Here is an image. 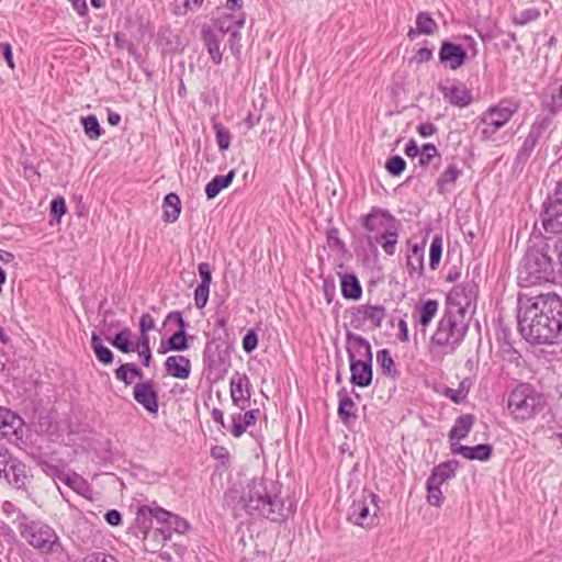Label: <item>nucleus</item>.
Returning <instances> with one entry per match:
<instances>
[{
  "label": "nucleus",
  "mask_w": 562,
  "mask_h": 562,
  "mask_svg": "<svg viewBox=\"0 0 562 562\" xmlns=\"http://www.w3.org/2000/svg\"><path fill=\"white\" fill-rule=\"evenodd\" d=\"M350 381L359 387H367L371 384L373 372L371 361H350Z\"/></svg>",
  "instance_id": "6ab92c4d"
},
{
  "label": "nucleus",
  "mask_w": 562,
  "mask_h": 562,
  "mask_svg": "<svg viewBox=\"0 0 562 562\" xmlns=\"http://www.w3.org/2000/svg\"><path fill=\"white\" fill-rule=\"evenodd\" d=\"M164 221L167 223L176 222L181 213V202L176 193H169L164 199Z\"/></svg>",
  "instance_id": "c85d7f7f"
},
{
  "label": "nucleus",
  "mask_w": 562,
  "mask_h": 562,
  "mask_svg": "<svg viewBox=\"0 0 562 562\" xmlns=\"http://www.w3.org/2000/svg\"><path fill=\"white\" fill-rule=\"evenodd\" d=\"M347 351L350 361H372L371 345L366 338L359 335L348 337Z\"/></svg>",
  "instance_id": "f3484780"
},
{
  "label": "nucleus",
  "mask_w": 562,
  "mask_h": 562,
  "mask_svg": "<svg viewBox=\"0 0 562 562\" xmlns=\"http://www.w3.org/2000/svg\"><path fill=\"white\" fill-rule=\"evenodd\" d=\"M405 167L406 162L401 156L391 157L385 165L386 170L393 176L401 175L405 170Z\"/></svg>",
  "instance_id": "c03bdc74"
},
{
  "label": "nucleus",
  "mask_w": 562,
  "mask_h": 562,
  "mask_svg": "<svg viewBox=\"0 0 562 562\" xmlns=\"http://www.w3.org/2000/svg\"><path fill=\"white\" fill-rule=\"evenodd\" d=\"M189 348V337L187 333L176 331L167 341L161 340L158 352L165 355L168 351H184Z\"/></svg>",
  "instance_id": "393cba45"
},
{
  "label": "nucleus",
  "mask_w": 562,
  "mask_h": 562,
  "mask_svg": "<svg viewBox=\"0 0 562 562\" xmlns=\"http://www.w3.org/2000/svg\"><path fill=\"white\" fill-rule=\"evenodd\" d=\"M229 392L232 402L240 409H245L251 397V383L245 373L235 372L231 379Z\"/></svg>",
  "instance_id": "f8f14e48"
},
{
  "label": "nucleus",
  "mask_w": 562,
  "mask_h": 562,
  "mask_svg": "<svg viewBox=\"0 0 562 562\" xmlns=\"http://www.w3.org/2000/svg\"><path fill=\"white\" fill-rule=\"evenodd\" d=\"M459 175L460 170L457 168V166H448L440 176L439 184L443 186L447 183H453L458 179Z\"/></svg>",
  "instance_id": "09e8293b"
},
{
  "label": "nucleus",
  "mask_w": 562,
  "mask_h": 562,
  "mask_svg": "<svg viewBox=\"0 0 562 562\" xmlns=\"http://www.w3.org/2000/svg\"><path fill=\"white\" fill-rule=\"evenodd\" d=\"M91 346L95 353L97 359L100 362H102L104 364H110L113 361L112 351L102 344V340L99 336L92 335Z\"/></svg>",
  "instance_id": "4c0bfd02"
},
{
  "label": "nucleus",
  "mask_w": 562,
  "mask_h": 562,
  "mask_svg": "<svg viewBox=\"0 0 562 562\" xmlns=\"http://www.w3.org/2000/svg\"><path fill=\"white\" fill-rule=\"evenodd\" d=\"M398 330H400L398 339L402 342H407L408 339H409V337H408V326H407V323L404 319H400V322H398Z\"/></svg>",
  "instance_id": "680f3d73"
},
{
  "label": "nucleus",
  "mask_w": 562,
  "mask_h": 562,
  "mask_svg": "<svg viewBox=\"0 0 562 562\" xmlns=\"http://www.w3.org/2000/svg\"><path fill=\"white\" fill-rule=\"evenodd\" d=\"M243 502L249 513H257L266 518L274 519L273 503L262 479H255L247 485Z\"/></svg>",
  "instance_id": "423d86ee"
},
{
  "label": "nucleus",
  "mask_w": 562,
  "mask_h": 562,
  "mask_svg": "<svg viewBox=\"0 0 562 562\" xmlns=\"http://www.w3.org/2000/svg\"><path fill=\"white\" fill-rule=\"evenodd\" d=\"M23 420L15 413L8 408L0 407V437L10 438L15 436L20 438L23 430Z\"/></svg>",
  "instance_id": "2eb2a0df"
},
{
  "label": "nucleus",
  "mask_w": 562,
  "mask_h": 562,
  "mask_svg": "<svg viewBox=\"0 0 562 562\" xmlns=\"http://www.w3.org/2000/svg\"><path fill=\"white\" fill-rule=\"evenodd\" d=\"M467 59V52L457 44L448 41L441 43L439 49V60L450 70H457L461 68Z\"/></svg>",
  "instance_id": "ddd939ff"
},
{
  "label": "nucleus",
  "mask_w": 562,
  "mask_h": 562,
  "mask_svg": "<svg viewBox=\"0 0 562 562\" xmlns=\"http://www.w3.org/2000/svg\"><path fill=\"white\" fill-rule=\"evenodd\" d=\"M210 286L199 284L194 291V303L198 308H203L209 300Z\"/></svg>",
  "instance_id": "a18cd8bd"
},
{
  "label": "nucleus",
  "mask_w": 562,
  "mask_h": 562,
  "mask_svg": "<svg viewBox=\"0 0 562 562\" xmlns=\"http://www.w3.org/2000/svg\"><path fill=\"white\" fill-rule=\"evenodd\" d=\"M132 351H136L145 367H149L151 362V351L149 335H139L138 341L133 344Z\"/></svg>",
  "instance_id": "72a5a7b5"
},
{
  "label": "nucleus",
  "mask_w": 562,
  "mask_h": 562,
  "mask_svg": "<svg viewBox=\"0 0 562 562\" xmlns=\"http://www.w3.org/2000/svg\"><path fill=\"white\" fill-rule=\"evenodd\" d=\"M439 310V303L436 300H427L416 308L418 323L426 329L436 317Z\"/></svg>",
  "instance_id": "c756f323"
},
{
  "label": "nucleus",
  "mask_w": 562,
  "mask_h": 562,
  "mask_svg": "<svg viewBox=\"0 0 562 562\" xmlns=\"http://www.w3.org/2000/svg\"><path fill=\"white\" fill-rule=\"evenodd\" d=\"M105 520L111 526H119L122 521V517L117 510L112 509L105 514Z\"/></svg>",
  "instance_id": "13d9d810"
},
{
  "label": "nucleus",
  "mask_w": 562,
  "mask_h": 562,
  "mask_svg": "<svg viewBox=\"0 0 562 562\" xmlns=\"http://www.w3.org/2000/svg\"><path fill=\"white\" fill-rule=\"evenodd\" d=\"M235 176V170H231L226 176H215L205 186V194L207 199H214L222 190L228 188L232 184Z\"/></svg>",
  "instance_id": "bb28decb"
},
{
  "label": "nucleus",
  "mask_w": 562,
  "mask_h": 562,
  "mask_svg": "<svg viewBox=\"0 0 562 562\" xmlns=\"http://www.w3.org/2000/svg\"><path fill=\"white\" fill-rule=\"evenodd\" d=\"M419 148H418V145L415 140H409L408 144L406 145L405 147V154L406 156L408 157H416L417 155H419Z\"/></svg>",
  "instance_id": "e2e57ef3"
},
{
  "label": "nucleus",
  "mask_w": 562,
  "mask_h": 562,
  "mask_svg": "<svg viewBox=\"0 0 562 562\" xmlns=\"http://www.w3.org/2000/svg\"><path fill=\"white\" fill-rule=\"evenodd\" d=\"M259 409H250L246 413H237L231 416L232 425L229 427L231 434L239 438L248 427L254 426L257 422Z\"/></svg>",
  "instance_id": "aec40b11"
},
{
  "label": "nucleus",
  "mask_w": 562,
  "mask_h": 562,
  "mask_svg": "<svg viewBox=\"0 0 562 562\" xmlns=\"http://www.w3.org/2000/svg\"><path fill=\"white\" fill-rule=\"evenodd\" d=\"M14 259V256L11 252L3 251L0 249V260L10 263Z\"/></svg>",
  "instance_id": "338daca9"
},
{
  "label": "nucleus",
  "mask_w": 562,
  "mask_h": 562,
  "mask_svg": "<svg viewBox=\"0 0 562 562\" xmlns=\"http://www.w3.org/2000/svg\"><path fill=\"white\" fill-rule=\"evenodd\" d=\"M474 422L475 418L471 414H463L456 419L449 431L451 449L454 448V445H460L459 442L468 437L474 425Z\"/></svg>",
  "instance_id": "a211bd4d"
},
{
  "label": "nucleus",
  "mask_w": 562,
  "mask_h": 562,
  "mask_svg": "<svg viewBox=\"0 0 562 562\" xmlns=\"http://www.w3.org/2000/svg\"><path fill=\"white\" fill-rule=\"evenodd\" d=\"M426 486L427 502L432 506L440 507L445 501L441 484H432L431 481L427 480Z\"/></svg>",
  "instance_id": "a19ab883"
},
{
  "label": "nucleus",
  "mask_w": 562,
  "mask_h": 562,
  "mask_svg": "<svg viewBox=\"0 0 562 562\" xmlns=\"http://www.w3.org/2000/svg\"><path fill=\"white\" fill-rule=\"evenodd\" d=\"M417 132L422 137H429L437 132V127L432 123L426 122L418 125Z\"/></svg>",
  "instance_id": "4d7b16f0"
},
{
  "label": "nucleus",
  "mask_w": 562,
  "mask_h": 562,
  "mask_svg": "<svg viewBox=\"0 0 562 562\" xmlns=\"http://www.w3.org/2000/svg\"><path fill=\"white\" fill-rule=\"evenodd\" d=\"M213 128L215 131L216 143L220 150H227L232 140L229 131L220 123L214 124Z\"/></svg>",
  "instance_id": "79ce46f5"
},
{
  "label": "nucleus",
  "mask_w": 562,
  "mask_h": 562,
  "mask_svg": "<svg viewBox=\"0 0 562 562\" xmlns=\"http://www.w3.org/2000/svg\"><path fill=\"white\" fill-rule=\"evenodd\" d=\"M193 10L189 0H173L171 3V11L175 15L181 16Z\"/></svg>",
  "instance_id": "8fccbe9b"
},
{
  "label": "nucleus",
  "mask_w": 562,
  "mask_h": 562,
  "mask_svg": "<svg viewBox=\"0 0 562 562\" xmlns=\"http://www.w3.org/2000/svg\"><path fill=\"white\" fill-rule=\"evenodd\" d=\"M21 535L30 546L42 553L55 552L61 547L58 535L48 525L31 522L24 526Z\"/></svg>",
  "instance_id": "39448f33"
},
{
  "label": "nucleus",
  "mask_w": 562,
  "mask_h": 562,
  "mask_svg": "<svg viewBox=\"0 0 562 562\" xmlns=\"http://www.w3.org/2000/svg\"><path fill=\"white\" fill-rule=\"evenodd\" d=\"M147 510L160 524L173 525L176 530H186L188 528V522L184 519L162 507H148Z\"/></svg>",
  "instance_id": "b1692460"
},
{
  "label": "nucleus",
  "mask_w": 562,
  "mask_h": 562,
  "mask_svg": "<svg viewBox=\"0 0 562 562\" xmlns=\"http://www.w3.org/2000/svg\"><path fill=\"white\" fill-rule=\"evenodd\" d=\"M542 224L547 233H562V182L558 183L554 194L546 207Z\"/></svg>",
  "instance_id": "9d476101"
},
{
  "label": "nucleus",
  "mask_w": 562,
  "mask_h": 562,
  "mask_svg": "<svg viewBox=\"0 0 562 562\" xmlns=\"http://www.w3.org/2000/svg\"><path fill=\"white\" fill-rule=\"evenodd\" d=\"M406 269L409 276H422L424 271V247L413 245L407 256Z\"/></svg>",
  "instance_id": "cd10ccee"
},
{
  "label": "nucleus",
  "mask_w": 562,
  "mask_h": 562,
  "mask_svg": "<svg viewBox=\"0 0 562 562\" xmlns=\"http://www.w3.org/2000/svg\"><path fill=\"white\" fill-rule=\"evenodd\" d=\"M380 496L369 488L352 494V503L348 509V520L363 529H372L379 525Z\"/></svg>",
  "instance_id": "20e7f679"
},
{
  "label": "nucleus",
  "mask_w": 562,
  "mask_h": 562,
  "mask_svg": "<svg viewBox=\"0 0 562 562\" xmlns=\"http://www.w3.org/2000/svg\"><path fill=\"white\" fill-rule=\"evenodd\" d=\"M133 395L135 401L150 413L158 411V395L154 383L150 381L137 383L134 386Z\"/></svg>",
  "instance_id": "4468645a"
},
{
  "label": "nucleus",
  "mask_w": 562,
  "mask_h": 562,
  "mask_svg": "<svg viewBox=\"0 0 562 562\" xmlns=\"http://www.w3.org/2000/svg\"><path fill=\"white\" fill-rule=\"evenodd\" d=\"M199 274L201 277V283L204 285H211L212 282V272L210 269V265L206 262H201L198 266Z\"/></svg>",
  "instance_id": "6e6d98bb"
},
{
  "label": "nucleus",
  "mask_w": 562,
  "mask_h": 562,
  "mask_svg": "<svg viewBox=\"0 0 562 562\" xmlns=\"http://www.w3.org/2000/svg\"><path fill=\"white\" fill-rule=\"evenodd\" d=\"M376 360L385 372L391 373V371L394 369V360L389 350L382 349L378 351Z\"/></svg>",
  "instance_id": "49530a36"
},
{
  "label": "nucleus",
  "mask_w": 562,
  "mask_h": 562,
  "mask_svg": "<svg viewBox=\"0 0 562 562\" xmlns=\"http://www.w3.org/2000/svg\"><path fill=\"white\" fill-rule=\"evenodd\" d=\"M176 318H177V323H178V327H179L177 331L186 333L187 324H186L183 317L181 316V314L176 313Z\"/></svg>",
  "instance_id": "69168bd1"
},
{
  "label": "nucleus",
  "mask_w": 562,
  "mask_h": 562,
  "mask_svg": "<svg viewBox=\"0 0 562 562\" xmlns=\"http://www.w3.org/2000/svg\"><path fill=\"white\" fill-rule=\"evenodd\" d=\"M458 461L450 460L436 465L428 477L432 484H443L447 480L452 477L458 469Z\"/></svg>",
  "instance_id": "a878e982"
},
{
  "label": "nucleus",
  "mask_w": 562,
  "mask_h": 562,
  "mask_svg": "<svg viewBox=\"0 0 562 562\" xmlns=\"http://www.w3.org/2000/svg\"><path fill=\"white\" fill-rule=\"evenodd\" d=\"M132 331L130 328L121 330L113 339L112 345L124 353L132 351L133 342L131 341Z\"/></svg>",
  "instance_id": "ea45409f"
},
{
  "label": "nucleus",
  "mask_w": 562,
  "mask_h": 562,
  "mask_svg": "<svg viewBox=\"0 0 562 562\" xmlns=\"http://www.w3.org/2000/svg\"><path fill=\"white\" fill-rule=\"evenodd\" d=\"M29 470L25 463L14 457L11 451L0 446V480L7 481L16 487L25 485Z\"/></svg>",
  "instance_id": "0eeeda50"
},
{
  "label": "nucleus",
  "mask_w": 562,
  "mask_h": 562,
  "mask_svg": "<svg viewBox=\"0 0 562 562\" xmlns=\"http://www.w3.org/2000/svg\"><path fill=\"white\" fill-rule=\"evenodd\" d=\"M517 109V105L510 106L506 102H499L497 105L486 110L481 116V121L485 125L482 131L483 136L490 138L495 134L510 121Z\"/></svg>",
  "instance_id": "1a4fd4ad"
},
{
  "label": "nucleus",
  "mask_w": 562,
  "mask_h": 562,
  "mask_svg": "<svg viewBox=\"0 0 562 562\" xmlns=\"http://www.w3.org/2000/svg\"><path fill=\"white\" fill-rule=\"evenodd\" d=\"M471 383L468 380H463L459 383L458 387L447 386L442 391V395L451 400L456 404L462 403L469 394Z\"/></svg>",
  "instance_id": "473e14b6"
},
{
  "label": "nucleus",
  "mask_w": 562,
  "mask_h": 562,
  "mask_svg": "<svg viewBox=\"0 0 562 562\" xmlns=\"http://www.w3.org/2000/svg\"><path fill=\"white\" fill-rule=\"evenodd\" d=\"M442 255V238L435 236L431 240L429 248V267L431 270H437Z\"/></svg>",
  "instance_id": "58836bf2"
},
{
  "label": "nucleus",
  "mask_w": 562,
  "mask_h": 562,
  "mask_svg": "<svg viewBox=\"0 0 562 562\" xmlns=\"http://www.w3.org/2000/svg\"><path fill=\"white\" fill-rule=\"evenodd\" d=\"M452 453L460 454L468 460L487 461L492 456V447L486 443H481L474 447L454 445Z\"/></svg>",
  "instance_id": "4be33fe9"
},
{
  "label": "nucleus",
  "mask_w": 562,
  "mask_h": 562,
  "mask_svg": "<svg viewBox=\"0 0 562 562\" xmlns=\"http://www.w3.org/2000/svg\"><path fill=\"white\" fill-rule=\"evenodd\" d=\"M439 91L445 100L454 106L465 108L472 102L471 90L463 82L457 80L446 81L439 86Z\"/></svg>",
  "instance_id": "9b49d317"
},
{
  "label": "nucleus",
  "mask_w": 562,
  "mask_h": 562,
  "mask_svg": "<svg viewBox=\"0 0 562 562\" xmlns=\"http://www.w3.org/2000/svg\"><path fill=\"white\" fill-rule=\"evenodd\" d=\"M165 370L168 375L179 379L187 380L189 379L192 371L191 360L182 355H173L169 356L165 360Z\"/></svg>",
  "instance_id": "dca6fc26"
},
{
  "label": "nucleus",
  "mask_w": 562,
  "mask_h": 562,
  "mask_svg": "<svg viewBox=\"0 0 562 562\" xmlns=\"http://www.w3.org/2000/svg\"><path fill=\"white\" fill-rule=\"evenodd\" d=\"M436 157H439L437 147L431 143H427L419 153V164L428 166Z\"/></svg>",
  "instance_id": "37998d69"
},
{
  "label": "nucleus",
  "mask_w": 562,
  "mask_h": 562,
  "mask_svg": "<svg viewBox=\"0 0 562 562\" xmlns=\"http://www.w3.org/2000/svg\"><path fill=\"white\" fill-rule=\"evenodd\" d=\"M338 415L340 419L347 424L350 419L356 418L357 405L346 393L339 392Z\"/></svg>",
  "instance_id": "2f4dec72"
},
{
  "label": "nucleus",
  "mask_w": 562,
  "mask_h": 562,
  "mask_svg": "<svg viewBox=\"0 0 562 562\" xmlns=\"http://www.w3.org/2000/svg\"><path fill=\"white\" fill-rule=\"evenodd\" d=\"M462 334L457 328L451 317H445L439 323L430 338L431 350L439 349L443 352H452L461 342Z\"/></svg>",
  "instance_id": "6e6552de"
},
{
  "label": "nucleus",
  "mask_w": 562,
  "mask_h": 562,
  "mask_svg": "<svg viewBox=\"0 0 562 562\" xmlns=\"http://www.w3.org/2000/svg\"><path fill=\"white\" fill-rule=\"evenodd\" d=\"M74 10L81 16L88 13V5L86 0H69Z\"/></svg>",
  "instance_id": "bf43d9fd"
},
{
  "label": "nucleus",
  "mask_w": 562,
  "mask_h": 562,
  "mask_svg": "<svg viewBox=\"0 0 562 562\" xmlns=\"http://www.w3.org/2000/svg\"><path fill=\"white\" fill-rule=\"evenodd\" d=\"M360 222L372 250L376 251L378 246H381L386 255L395 254L400 223L393 215L383 209L372 207L367 215L361 216Z\"/></svg>",
  "instance_id": "f03ea898"
},
{
  "label": "nucleus",
  "mask_w": 562,
  "mask_h": 562,
  "mask_svg": "<svg viewBox=\"0 0 562 562\" xmlns=\"http://www.w3.org/2000/svg\"><path fill=\"white\" fill-rule=\"evenodd\" d=\"M360 312L363 318L369 321L374 327H380L385 317V310L382 306L362 305Z\"/></svg>",
  "instance_id": "f704fd0d"
},
{
  "label": "nucleus",
  "mask_w": 562,
  "mask_h": 562,
  "mask_svg": "<svg viewBox=\"0 0 562 562\" xmlns=\"http://www.w3.org/2000/svg\"><path fill=\"white\" fill-rule=\"evenodd\" d=\"M258 346V338L255 331H248L243 338V348L246 352L254 351Z\"/></svg>",
  "instance_id": "5fc2aeb1"
},
{
  "label": "nucleus",
  "mask_w": 562,
  "mask_h": 562,
  "mask_svg": "<svg viewBox=\"0 0 562 562\" xmlns=\"http://www.w3.org/2000/svg\"><path fill=\"white\" fill-rule=\"evenodd\" d=\"M140 370L133 363H124L115 370V378L119 381L124 382L126 385L132 384L133 381L140 378Z\"/></svg>",
  "instance_id": "c9c22d12"
},
{
  "label": "nucleus",
  "mask_w": 562,
  "mask_h": 562,
  "mask_svg": "<svg viewBox=\"0 0 562 562\" xmlns=\"http://www.w3.org/2000/svg\"><path fill=\"white\" fill-rule=\"evenodd\" d=\"M546 405L544 397L531 385L521 383L509 394L507 411L517 423H524L535 418Z\"/></svg>",
  "instance_id": "7ed1b4c3"
},
{
  "label": "nucleus",
  "mask_w": 562,
  "mask_h": 562,
  "mask_svg": "<svg viewBox=\"0 0 562 562\" xmlns=\"http://www.w3.org/2000/svg\"><path fill=\"white\" fill-rule=\"evenodd\" d=\"M415 24V29H409L407 32L409 40H415L419 35H434L438 31L437 22L427 12H419L416 16Z\"/></svg>",
  "instance_id": "412c9836"
},
{
  "label": "nucleus",
  "mask_w": 562,
  "mask_h": 562,
  "mask_svg": "<svg viewBox=\"0 0 562 562\" xmlns=\"http://www.w3.org/2000/svg\"><path fill=\"white\" fill-rule=\"evenodd\" d=\"M434 56L432 49L428 47H422L419 48L415 55L413 56V61L417 65L428 63Z\"/></svg>",
  "instance_id": "3c124183"
},
{
  "label": "nucleus",
  "mask_w": 562,
  "mask_h": 562,
  "mask_svg": "<svg viewBox=\"0 0 562 562\" xmlns=\"http://www.w3.org/2000/svg\"><path fill=\"white\" fill-rule=\"evenodd\" d=\"M518 324L528 341L554 342L562 331V299L554 293L526 299L520 303Z\"/></svg>",
  "instance_id": "f257e3e1"
},
{
  "label": "nucleus",
  "mask_w": 562,
  "mask_h": 562,
  "mask_svg": "<svg viewBox=\"0 0 562 562\" xmlns=\"http://www.w3.org/2000/svg\"><path fill=\"white\" fill-rule=\"evenodd\" d=\"M121 121V115L117 114V113H114L112 111H109V114H108V122L109 124L115 126L120 123Z\"/></svg>",
  "instance_id": "0e129e2a"
},
{
  "label": "nucleus",
  "mask_w": 562,
  "mask_h": 562,
  "mask_svg": "<svg viewBox=\"0 0 562 562\" xmlns=\"http://www.w3.org/2000/svg\"><path fill=\"white\" fill-rule=\"evenodd\" d=\"M211 456L214 459H227L229 457L228 450L223 446H214L211 449Z\"/></svg>",
  "instance_id": "052dcab7"
},
{
  "label": "nucleus",
  "mask_w": 562,
  "mask_h": 562,
  "mask_svg": "<svg viewBox=\"0 0 562 562\" xmlns=\"http://www.w3.org/2000/svg\"><path fill=\"white\" fill-rule=\"evenodd\" d=\"M81 125L89 139L95 140L101 137L103 131L94 115L81 117Z\"/></svg>",
  "instance_id": "e433bc0d"
},
{
  "label": "nucleus",
  "mask_w": 562,
  "mask_h": 562,
  "mask_svg": "<svg viewBox=\"0 0 562 562\" xmlns=\"http://www.w3.org/2000/svg\"><path fill=\"white\" fill-rule=\"evenodd\" d=\"M341 295L347 300L358 301L362 296V286L353 273L339 274Z\"/></svg>",
  "instance_id": "5701e85b"
},
{
  "label": "nucleus",
  "mask_w": 562,
  "mask_h": 562,
  "mask_svg": "<svg viewBox=\"0 0 562 562\" xmlns=\"http://www.w3.org/2000/svg\"><path fill=\"white\" fill-rule=\"evenodd\" d=\"M156 327V321L149 313L142 314L139 318V335H148Z\"/></svg>",
  "instance_id": "de8ad7c7"
},
{
  "label": "nucleus",
  "mask_w": 562,
  "mask_h": 562,
  "mask_svg": "<svg viewBox=\"0 0 562 562\" xmlns=\"http://www.w3.org/2000/svg\"><path fill=\"white\" fill-rule=\"evenodd\" d=\"M227 7L231 10H238L243 7V0H227Z\"/></svg>",
  "instance_id": "774afa93"
},
{
  "label": "nucleus",
  "mask_w": 562,
  "mask_h": 562,
  "mask_svg": "<svg viewBox=\"0 0 562 562\" xmlns=\"http://www.w3.org/2000/svg\"><path fill=\"white\" fill-rule=\"evenodd\" d=\"M0 49L2 52L3 58H4L8 67L11 70H14L15 69V63H14V59H13V52H12L11 44L7 43V42H2V43H0Z\"/></svg>",
  "instance_id": "603ef678"
},
{
  "label": "nucleus",
  "mask_w": 562,
  "mask_h": 562,
  "mask_svg": "<svg viewBox=\"0 0 562 562\" xmlns=\"http://www.w3.org/2000/svg\"><path fill=\"white\" fill-rule=\"evenodd\" d=\"M50 212H52V214H54L58 218H60L67 212L65 199L64 198L54 199L50 202Z\"/></svg>",
  "instance_id": "864d4df0"
},
{
  "label": "nucleus",
  "mask_w": 562,
  "mask_h": 562,
  "mask_svg": "<svg viewBox=\"0 0 562 562\" xmlns=\"http://www.w3.org/2000/svg\"><path fill=\"white\" fill-rule=\"evenodd\" d=\"M203 41L206 47V50L210 55L211 60L215 65H220L223 59V52L221 49V40L212 31L203 32Z\"/></svg>",
  "instance_id": "7c9ffc66"
}]
</instances>
